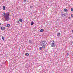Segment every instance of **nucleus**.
<instances>
[{
    "instance_id": "f257e3e1",
    "label": "nucleus",
    "mask_w": 73,
    "mask_h": 73,
    "mask_svg": "<svg viewBox=\"0 0 73 73\" xmlns=\"http://www.w3.org/2000/svg\"><path fill=\"white\" fill-rule=\"evenodd\" d=\"M10 13L9 12H7L6 13H4L3 14V16H4V18L5 20V21H8V20H9V14Z\"/></svg>"
},
{
    "instance_id": "f03ea898",
    "label": "nucleus",
    "mask_w": 73,
    "mask_h": 73,
    "mask_svg": "<svg viewBox=\"0 0 73 73\" xmlns=\"http://www.w3.org/2000/svg\"><path fill=\"white\" fill-rule=\"evenodd\" d=\"M10 13L9 12H7L6 13H4L3 14V16H4V18L5 20V21H8V20H9V14Z\"/></svg>"
},
{
    "instance_id": "7ed1b4c3",
    "label": "nucleus",
    "mask_w": 73,
    "mask_h": 73,
    "mask_svg": "<svg viewBox=\"0 0 73 73\" xmlns=\"http://www.w3.org/2000/svg\"><path fill=\"white\" fill-rule=\"evenodd\" d=\"M46 42L42 41L40 42V46H42L43 49H45V46H46Z\"/></svg>"
},
{
    "instance_id": "20e7f679",
    "label": "nucleus",
    "mask_w": 73,
    "mask_h": 73,
    "mask_svg": "<svg viewBox=\"0 0 73 73\" xmlns=\"http://www.w3.org/2000/svg\"><path fill=\"white\" fill-rule=\"evenodd\" d=\"M49 44L50 45H51L52 47H54L56 46V44L54 43V41L53 40L50 41Z\"/></svg>"
},
{
    "instance_id": "39448f33",
    "label": "nucleus",
    "mask_w": 73,
    "mask_h": 73,
    "mask_svg": "<svg viewBox=\"0 0 73 73\" xmlns=\"http://www.w3.org/2000/svg\"><path fill=\"white\" fill-rule=\"evenodd\" d=\"M61 16L64 17H65V16H66V14L65 13L63 14H62L61 15Z\"/></svg>"
},
{
    "instance_id": "423d86ee",
    "label": "nucleus",
    "mask_w": 73,
    "mask_h": 73,
    "mask_svg": "<svg viewBox=\"0 0 73 73\" xmlns=\"http://www.w3.org/2000/svg\"><path fill=\"white\" fill-rule=\"evenodd\" d=\"M1 30H4L5 29V27H1Z\"/></svg>"
},
{
    "instance_id": "0eeeda50",
    "label": "nucleus",
    "mask_w": 73,
    "mask_h": 73,
    "mask_svg": "<svg viewBox=\"0 0 73 73\" xmlns=\"http://www.w3.org/2000/svg\"><path fill=\"white\" fill-rule=\"evenodd\" d=\"M60 35H61V34L60 33H58L57 35V36H58V37H60Z\"/></svg>"
},
{
    "instance_id": "6e6552de",
    "label": "nucleus",
    "mask_w": 73,
    "mask_h": 73,
    "mask_svg": "<svg viewBox=\"0 0 73 73\" xmlns=\"http://www.w3.org/2000/svg\"><path fill=\"white\" fill-rule=\"evenodd\" d=\"M25 55L26 56H29V54L28 53H27L25 54Z\"/></svg>"
},
{
    "instance_id": "1a4fd4ad",
    "label": "nucleus",
    "mask_w": 73,
    "mask_h": 73,
    "mask_svg": "<svg viewBox=\"0 0 73 73\" xmlns=\"http://www.w3.org/2000/svg\"><path fill=\"white\" fill-rule=\"evenodd\" d=\"M44 31V29H42L40 30V32H42Z\"/></svg>"
},
{
    "instance_id": "9d476101",
    "label": "nucleus",
    "mask_w": 73,
    "mask_h": 73,
    "mask_svg": "<svg viewBox=\"0 0 73 73\" xmlns=\"http://www.w3.org/2000/svg\"><path fill=\"white\" fill-rule=\"evenodd\" d=\"M34 24H35V23L33 22L32 21L31 22V25H32V26Z\"/></svg>"
},
{
    "instance_id": "9b49d317",
    "label": "nucleus",
    "mask_w": 73,
    "mask_h": 73,
    "mask_svg": "<svg viewBox=\"0 0 73 73\" xmlns=\"http://www.w3.org/2000/svg\"><path fill=\"white\" fill-rule=\"evenodd\" d=\"M42 48H43V47H40L39 48V50H42Z\"/></svg>"
},
{
    "instance_id": "f8f14e48",
    "label": "nucleus",
    "mask_w": 73,
    "mask_h": 73,
    "mask_svg": "<svg viewBox=\"0 0 73 73\" xmlns=\"http://www.w3.org/2000/svg\"><path fill=\"white\" fill-rule=\"evenodd\" d=\"M19 21H20V22H21V23H23V20L21 19H19Z\"/></svg>"
},
{
    "instance_id": "ddd939ff",
    "label": "nucleus",
    "mask_w": 73,
    "mask_h": 73,
    "mask_svg": "<svg viewBox=\"0 0 73 73\" xmlns=\"http://www.w3.org/2000/svg\"><path fill=\"white\" fill-rule=\"evenodd\" d=\"M3 10H5V6H3Z\"/></svg>"
},
{
    "instance_id": "4468645a",
    "label": "nucleus",
    "mask_w": 73,
    "mask_h": 73,
    "mask_svg": "<svg viewBox=\"0 0 73 73\" xmlns=\"http://www.w3.org/2000/svg\"><path fill=\"white\" fill-rule=\"evenodd\" d=\"M7 27H10V24H7Z\"/></svg>"
},
{
    "instance_id": "2eb2a0df",
    "label": "nucleus",
    "mask_w": 73,
    "mask_h": 73,
    "mask_svg": "<svg viewBox=\"0 0 73 73\" xmlns=\"http://www.w3.org/2000/svg\"><path fill=\"white\" fill-rule=\"evenodd\" d=\"M4 38H5V37L3 36H2V40H3V41H4Z\"/></svg>"
},
{
    "instance_id": "dca6fc26",
    "label": "nucleus",
    "mask_w": 73,
    "mask_h": 73,
    "mask_svg": "<svg viewBox=\"0 0 73 73\" xmlns=\"http://www.w3.org/2000/svg\"><path fill=\"white\" fill-rule=\"evenodd\" d=\"M64 12H66L67 11V9H64Z\"/></svg>"
},
{
    "instance_id": "f3484780",
    "label": "nucleus",
    "mask_w": 73,
    "mask_h": 73,
    "mask_svg": "<svg viewBox=\"0 0 73 73\" xmlns=\"http://www.w3.org/2000/svg\"><path fill=\"white\" fill-rule=\"evenodd\" d=\"M29 42L30 43H31V44L32 43V42L31 41V40H29Z\"/></svg>"
},
{
    "instance_id": "a211bd4d",
    "label": "nucleus",
    "mask_w": 73,
    "mask_h": 73,
    "mask_svg": "<svg viewBox=\"0 0 73 73\" xmlns=\"http://www.w3.org/2000/svg\"><path fill=\"white\" fill-rule=\"evenodd\" d=\"M23 2L24 3H26L27 2V0H23Z\"/></svg>"
},
{
    "instance_id": "6ab92c4d",
    "label": "nucleus",
    "mask_w": 73,
    "mask_h": 73,
    "mask_svg": "<svg viewBox=\"0 0 73 73\" xmlns=\"http://www.w3.org/2000/svg\"><path fill=\"white\" fill-rule=\"evenodd\" d=\"M16 23H17V24H18L19 23V21H16Z\"/></svg>"
},
{
    "instance_id": "aec40b11",
    "label": "nucleus",
    "mask_w": 73,
    "mask_h": 73,
    "mask_svg": "<svg viewBox=\"0 0 73 73\" xmlns=\"http://www.w3.org/2000/svg\"><path fill=\"white\" fill-rule=\"evenodd\" d=\"M71 11H73V8H71Z\"/></svg>"
},
{
    "instance_id": "412c9836",
    "label": "nucleus",
    "mask_w": 73,
    "mask_h": 73,
    "mask_svg": "<svg viewBox=\"0 0 73 73\" xmlns=\"http://www.w3.org/2000/svg\"><path fill=\"white\" fill-rule=\"evenodd\" d=\"M71 17H73V14L71 15Z\"/></svg>"
},
{
    "instance_id": "4be33fe9",
    "label": "nucleus",
    "mask_w": 73,
    "mask_h": 73,
    "mask_svg": "<svg viewBox=\"0 0 73 73\" xmlns=\"http://www.w3.org/2000/svg\"><path fill=\"white\" fill-rule=\"evenodd\" d=\"M71 19V17H68V19Z\"/></svg>"
},
{
    "instance_id": "5701e85b",
    "label": "nucleus",
    "mask_w": 73,
    "mask_h": 73,
    "mask_svg": "<svg viewBox=\"0 0 73 73\" xmlns=\"http://www.w3.org/2000/svg\"><path fill=\"white\" fill-rule=\"evenodd\" d=\"M33 8V6H31L30 8Z\"/></svg>"
},
{
    "instance_id": "b1692460",
    "label": "nucleus",
    "mask_w": 73,
    "mask_h": 73,
    "mask_svg": "<svg viewBox=\"0 0 73 73\" xmlns=\"http://www.w3.org/2000/svg\"><path fill=\"white\" fill-rule=\"evenodd\" d=\"M67 56H69V54L68 53H67Z\"/></svg>"
},
{
    "instance_id": "393cba45",
    "label": "nucleus",
    "mask_w": 73,
    "mask_h": 73,
    "mask_svg": "<svg viewBox=\"0 0 73 73\" xmlns=\"http://www.w3.org/2000/svg\"><path fill=\"white\" fill-rule=\"evenodd\" d=\"M71 43H72V44H73V41L71 42Z\"/></svg>"
},
{
    "instance_id": "a878e982",
    "label": "nucleus",
    "mask_w": 73,
    "mask_h": 73,
    "mask_svg": "<svg viewBox=\"0 0 73 73\" xmlns=\"http://www.w3.org/2000/svg\"><path fill=\"white\" fill-rule=\"evenodd\" d=\"M1 25V23H0V25Z\"/></svg>"
},
{
    "instance_id": "bb28decb",
    "label": "nucleus",
    "mask_w": 73,
    "mask_h": 73,
    "mask_svg": "<svg viewBox=\"0 0 73 73\" xmlns=\"http://www.w3.org/2000/svg\"><path fill=\"white\" fill-rule=\"evenodd\" d=\"M72 32L73 33V30H72Z\"/></svg>"
}]
</instances>
